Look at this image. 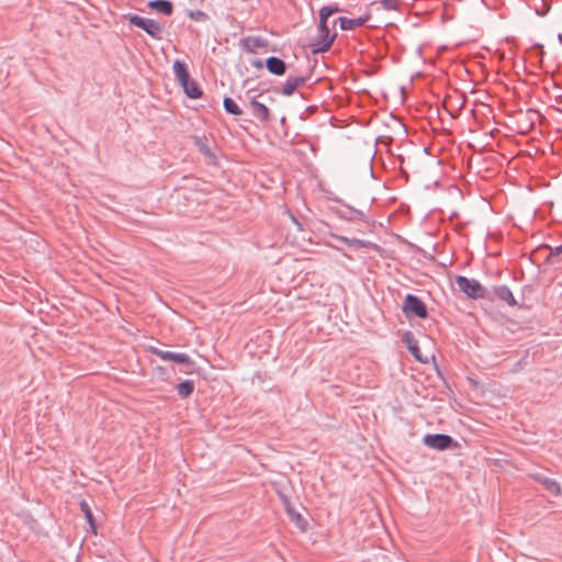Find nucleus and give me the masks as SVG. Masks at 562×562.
I'll use <instances>...</instances> for the list:
<instances>
[{"mask_svg": "<svg viewBox=\"0 0 562 562\" xmlns=\"http://www.w3.org/2000/svg\"><path fill=\"white\" fill-rule=\"evenodd\" d=\"M127 19L131 24L143 29L151 37L160 38L162 29L155 20L142 18L139 15H128Z\"/></svg>", "mask_w": 562, "mask_h": 562, "instance_id": "nucleus-3", "label": "nucleus"}, {"mask_svg": "<svg viewBox=\"0 0 562 562\" xmlns=\"http://www.w3.org/2000/svg\"><path fill=\"white\" fill-rule=\"evenodd\" d=\"M339 11H340L339 8L336 5L323 7L319 10V20H328V18L330 15H333L334 13L339 12Z\"/></svg>", "mask_w": 562, "mask_h": 562, "instance_id": "nucleus-20", "label": "nucleus"}, {"mask_svg": "<svg viewBox=\"0 0 562 562\" xmlns=\"http://www.w3.org/2000/svg\"><path fill=\"white\" fill-rule=\"evenodd\" d=\"M172 68L177 80L183 88L184 93L191 99L200 98L202 91L195 82L190 81L187 66L180 60H175Z\"/></svg>", "mask_w": 562, "mask_h": 562, "instance_id": "nucleus-2", "label": "nucleus"}, {"mask_svg": "<svg viewBox=\"0 0 562 562\" xmlns=\"http://www.w3.org/2000/svg\"><path fill=\"white\" fill-rule=\"evenodd\" d=\"M385 100L391 102H405V90L397 85H391L385 92Z\"/></svg>", "mask_w": 562, "mask_h": 562, "instance_id": "nucleus-10", "label": "nucleus"}, {"mask_svg": "<svg viewBox=\"0 0 562 562\" xmlns=\"http://www.w3.org/2000/svg\"><path fill=\"white\" fill-rule=\"evenodd\" d=\"M148 7L153 10H156L166 15H170L172 13V3L168 0H154L148 2Z\"/></svg>", "mask_w": 562, "mask_h": 562, "instance_id": "nucleus-14", "label": "nucleus"}, {"mask_svg": "<svg viewBox=\"0 0 562 562\" xmlns=\"http://www.w3.org/2000/svg\"><path fill=\"white\" fill-rule=\"evenodd\" d=\"M460 291L465 293L469 297L479 299L483 296V288L475 280H470L465 277H458L456 280Z\"/></svg>", "mask_w": 562, "mask_h": 562, "instance_id": "nucleus-4", "label": "nucleus"}, {"mask_svg": "<svg viewBox=\"0 0 562 562\" xmlns=\"http://www.w3.org/2000/svg\"><path fill=\"white\" fill-rule=\"evenodd\" d=\"M225 109L232 115H240L243 113L241 108H225Z\"/></svg>", "mask_w": 562, "mask_h": 562, "instance_id": "nucleus-24", "label": "nucleus"}, {"mask_svg": "<svg viewBox=\"0 0 562 562\" xmlns=\"http://www.w3.org/2000/svg\"><path fill=\"white\" fill-rule=\"evenodd\" d=\"M267 68L271 74L278 76L283 75L286 69L284 61L277 57H269L267 59Z\"/></svg>", "mask_w": 562, "mask_h": 562, "instance_id": "nucleus-13", "label": "nucleus"}, {"mask_svg": "<svg viewBox=\"0 0 562 562\" xmlns=\"http://www.w3.org/2000/svg\"><path fill=\"white\" fill-rule=\"evenodd\" d=\"M403 311L406 314H414L419 318H425L427 316L425 304L418 297L412 294L406 295Z\"/></svg>", "mask_w": 562, "mask_h": 562, "instance_id": "nucleus-6", "label": "nucleus"}, {"mask_svg": "<svg viewBox=\"0 0 562 562\" xmlns=\"http://www.w3.org/2000/svg\"><path fill=\"white\" fill-rule=\"evenodd\" d=\"M252 105L258 106L261 105L259 102H254Z\"/></svg>", "mask_w": 562, "mask_h": 562, "instance_id": "nucleus-30", "label": "nucleus"}, {"mask_svg": "<svg viewBox=\"0 0 562 562\" xmlns=\"http://www.w3.org/2000/svg\"><path fill=\"white\" fill-rule=\"evenodd\" d=\"M336 34L331 33L327 26V20H319V37L322 41L314 44L313 52H325L327 50L335 40Z\"/></svg>", "mask_w": 562, "mask_h": 562, "instance_id": "nucleus-5", "label": "nucleus"}, {"mask_svg": "<svg viewBox=\"0 0 562 562\" xmlns=\"http://www.w3.org/2000/svg\"><path fill=\"white\" fill-rule=\"evenodd\" d=\"M424 443L432 449L442 451L451 447L453 440L448 435H426L423 439Z\"/></svg>", "mask_w": 562, "mask_h": 562, "instance_id": "nucleus-7", "label": "nucleus"}, {"mask_svg": "<svg viewBox=\"0 0 562 562\" xmlns=\"http://www.w3.org/2000/svg\"><path fill=\"white\" fill-rule=\"evenodd\" d=\"M498 296L502 300L506 301L509 305H515L516 304V300H515L513 293L508 289H506V288L499 289Z\"/></svg>", "mask_w": 562, "mask_h": 562, "instance_id": "nucleus-21", "label": "nucleus"}, {"mask_svg": "<svg viewBox=\"0 0 562 562\" xmlns=\"http://www.w3.org/2000/svg\"><path fill=\"white\" fill-rule=\"evenodd\" d=\"M403 339L408 350L417 361L422 363H429L435 360L432 341L428 337H425L423 340L424 351L420 350L418 341L414 339L412 333H405Z\"/></svg>", "mask_w": 562, "mask_h": 562, "instance_id": "nucleus-1", "label": "nucleus"}, {"mask_svg": "<svg viewBox=\"0 0 562 562\" xmlns=\"http://www.w3.org/2000/svg\"><path fill=\"white\" fill-rule=\"evenodd\" d=\"M429 110L434 112L441 122H446L447 120L458 117L460 108H456L454 110L451 108H429Z\"/></svg>", "mask_w": 562, "mask_h": 562, "instance_id": "nucleus-11", "label": "nucleus"}, {"mask_svg": "<svg viewBox=\"0 0 562 562\" xmlns=\"http://www.w3.org/2000/svg\"><path fill=\"white\" fill-rule=\"evenodd\" d=\"M528 112L530 113V119H533L535 116L540 119V116H541L540 113L536 109H529Z\"/></svg>", "mask_w": 562, "mask_h": 562, "instance_id": "nucleus-25", "label": "nucleus"}, {"mask_svg": "<svg viewBox=\"0 0 562 562\" xmlns=\"http://www.w3.org/2000/svg\"><path fill=\"white\" fill-rule=\"evenodd\" d=\"M255 115L260 121H266L268 119L269 112L268 108H254Z\"/></svg>", "mask_w": 562, "mask_h": 562, "instance_id": "nucleus-22", "label": "nucleus"}, {"mask_svg": "<svg viewBox=\"0 0 562 562\" xmlns=\"http://www.w3.org/2000/svg\"><path fill=\"white\" fill-rule=\"evenodd\" d=\"M150 351L162 360L192 366L193 361L186 353L165 351L158 348H150Z\"/></svg>", "mask_w": 562, "mask_h": 562, "instance_id": "nucleus-8", "label": "nucleus"}, {"mask_svg": "<svg viewBox=\"0 0 562 562\" xmlns=\"http://www.w3.org/2000/svg\"><path fill=\"white\" fill-rule=\"evenodd\" d=\"M369 20V14L357 19L339 18V24L342 30H355L363 25Z\"/></svg>", "mask_w": 562, "mask_h": 562, "instance_id": "nucleus-12", "label": "nucleus"}, {"mask_svg": "<svg viewBox=\"0 0 562 562\" xmlns=\"http://www.w3.org/2000/svg\"><path fill=\"white\" fill-rule=\"evenodd\" d=\"M396 1L397 0H381V3L385 9L393 10L396 7Z\"/></svg>", "mask_w": 562, "mask_h": 562, "instance_id": "nucleus-23", "label": "nucleus"}, {"mask_svg": "<svg viewBox=\"0 0 562 562\" xmlns=\"http://www.w3.org/2000/svg\"><path fill=\"white\" fill-rule=\"evenodd\" d=\"M223 105H225V106H228V105H235V103H234V101H233L232 99L226 98V99L224 100V104H223Z\"/></svg>", "mask_w": 562, "mask_h": 562, "instance_id": "nucleus-27", "label": "nucleus"}, {"mask_svg": "<svg viewBox=\"0 0 562 562\" xmlns=\"http://www.w3.org/2000/svg\"><path fill=\"white\" fill-rule=\"evenodd\" d=\"M330 236L337 240H340V241L347 244L349 247H352V248H363V247L370 246V243L366 241V240H361V239H357V238H347V237H344V236H340L337 234H331Z\"/></svg>", "mask_w": 562, "mask_h": 562, "instance_id": "nucleus-15", "label": "nucleus"}, {"mask_svg": "<svg viewBox=\"0 0 562 562\" xmlns=\"http://www.w3.org/2000/svg\"><path fill=\"white\" fill-rule=\"evenodd\" d=\"M536 480L543 485V487L552 495L560 496L562 495V488L558 481L551 477H546L541 475H537Z\"/></svg>", "mask_w": 562, "mask_h": 562, "instance_id": "nucleus-9", "label": "nucleus"}, {"mask_svg": "<svg viewBox=\"0 0 562 562\" xmlns=\"http://www.w3.org/2000/svg\"><path fill=\"white\" fill-rule=\"evenodd\" d=\"M474 105H486V103L483 100H474L472 101Z\"/></svg>", "mask_w": 562, "mask_h": 562, "instance_id": "nucleus-28", "label": "nucleus"}, {"mask_svg": "<svg viewBox=\"0 0 562 562\" xmlns=\"http://www.w3.org/2000/svg\"><path fill=\"white\" fill-rule=\"evenodd\" d=\"M288 514L290 518L302 529L305 530L307 522L304 520V518L299 514L295 513L293 509H288Z\"/></svg>", "mask_w": 562, "mask_h": 562, "instance_id": "nucleus-19", "label": "nucleus"}, {"mask_svg": "<svg viewBox=\"0 0 562 562\" xmlns=\"http://www.w3.org/2000/svg\"><path fill=\"white\" fill-rule=\"evenodd\" d=\"M551 254L552 255H560V254H562V244L557 246L555 248H553Z\"/></svg>", "mask_w": 562, "mask_h": 562, "instance_id": "nucleus-26", "label": "nucleus"}, {"mask_svg": "<svg viewBox=\"0 0 562 562\" xmlns=\"http://www.w3.org/2000/svg\"><path fill=\"white\" fill-rule=\"evenodd\" d=\"M177 390H178V394L182 397V398H187L194 390V384L192 381H182L181 383L178 384L177 386Z\"/></svg>", "mask_w": 562, "mask_h": 562, "instance_id": "nucleus-18", "label": "nucleus"}, {"mask_svg": "<svg viewBox=\"0 0 562 562\" xmlns=\"http://www.w3.org/2000/svg\"><path fill=\"white\" fill-rule=\"evenodd\" d=\"M304 82L303 78L299 77H291L289 78L285 83L282 86V92L286 95H290L293 93V91L301 86Z\"/></svg>", "mask_w": 562, "mask_h": 562, "instance_id": "nucleus-17", "label": "nucleus"}, {"mask_svg": "<svg viewBox=\"0 0 562 562\" xmlns=\"http://www.w3.org/2000/svg\"><path fill=\"white\" fill-rule=\"evenodd\" d=\"M471 114L473 115V117L476 120V113L474 110H471Z\"/></svg>", "mask_w": 562, "mask_h": 562, "instance_id": "nucleus-29", "label": "nucleus"}, {"mask_svg": "<svg viewBox=\"0 0 562 562\" xmlns=\"http://www.w3.org/2000/svg\"><path fill=\"white\" fill-rule=\"evenodd\" d=\"M80 509L85 514V517L91 528L92 533L97 535V526L94 522V517H93V514L91 512L89 504L86 501L80 502Z\"/></svg>", "mask_w": 562, "mask_h": 562, "instance_id": "nucleus-16", "label": "nucleus"}]
</instances>
